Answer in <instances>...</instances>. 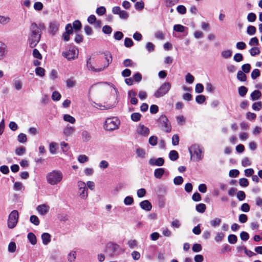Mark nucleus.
Segmentation results:
<instances>
[{
  "label": "nucleus",
  "mask_w": 262,
  "mask_h": 262,
  "mask_svg": "<svg viewBox=\"0 0 262 262\" xmlns=\"http://www.w3.org/2000/svg\"><path fill=\"white\" fill-rule=\"evenodd\" d=\"M43 24H39L38 26L35 23L31 24L30 27V33L28 39L29 47L33 48L36 46L40 41L41 31V29L44 28Z\"/></svg>",
  "instance_id": "1"
},
{
  "label": "nucleus",
  "mask_w": 262,
  "mask_h": 262,
  "mask_svg": "<svg viewBox=\"0 0 262 262\" xmlns=\"http://www.w3.org/2000/svg\"><path fill=\"white\" fill-rule=\"evenodd\" d=\"M62 172L59 170H54L47 174V182L51 185H55L59 183L62 180Z\"/></svg>",
  "instance_id": "2"
},
{
  "label": "nucleus",
  "mask_w": 262,
  "mask_h": 262,
  "mask_svg": "<svg viewBox=\"0 0 262 262\" xmlns=\"http://www.w3.org/2000/svg\"><path fill=\"white\" fill-rule=\"evenodd\" d=\"M189 151L191 155V159L194 161H200L203 158V151L198 144L192 145L189 148Z\"/></svg>",
  "instance_id": "3"
},
{
  "label": "nucleus",
  "mask_w": 262,
  "mask_h": 262,
  "mask_svg": "<svg viewBox=\"0 0 262 262\" xmlns=\"http://www.w3.org/2000/svg\"><path fill=\"white\" fill-rule=\"evenodd\" d=\"M158 126L164 132L168 133L171 130V126L169 121L167 117L164 115H161L157 120Z\"/></svg>",
  "instance_id": "4"
},
{
  "label": "nucleus",
  "mask_w": 262,
  "mask_h": 262,
  "mask_svg": "<svg viewBox=\"0 0 262 262\" xmlns=\"http://www.w3.org/2000/svg\"><path fill=\"white\" fill-rule=\"evenodd\" d=\"M120 121L116 117L108 118L106 119L104 128L107 130H114L119 127Z\"/></svg>",
  "instance_id": "5"
},
{
  "label": "nucleus",
  "mask_w": 262,
  "mask_h": 262,
  "mask_svg": "<svg viewBox=\"0 0 262 262\" xmlns=\"http://www.w3.org/2000/svg\"><path fill=\"white\" fill-rule=\"evenodd\" d=\"M171 85L170 82H166L162 84L154 93L156 98H160L166 95L170 90Z\"/></svg>",
  "instance_id": "6"
},
{
  "label": "nucleus",
  "mask_w": 262,
  "mask_h": 262,
  "mask_svg": "<svg viewBox=\"0 0 262 262\" xmlns=\"http://www.w3.org/2000/svg\"><path fill=\"white\" fill-rule=\"evenodd\" d=\"M19 217L18 212L14 210L9 214L8 219V227L10 229L14 228L17 225Z\"/></svg>",
  "instance_id": "7"
},
{
  "label": "nucleus",
  "mask_w": 262,
  "mask_h": 262,
  "mask_svg": "<svg viewBox=\"0 0 262 262\" xmlns=\"http://www.w3.org/2000/svg\"><path fill=\"white\" fill-rule=\"evenodd\" d=\"M62 55L68 60H72L76 59L78 55V51L75 47H70L67 51H63Z\"/></svg>",
  "instance_id": "8"
},
{
  "label": "nucleus",
  "mask_w": 262,
  "mask_h": 262,
  "mask_svg": "<svg viewBox=\"0 0 262 262\" xmlns=\"http://www.w3.org/2000/svg\"><path fill=\"white\" fill-rule=\"evenodd\" d=\"M77 184L79 196L82 199H86L88 196V193L86 184L82 181H79L77 182Z\"/></svg>",
  "instance_id": "9"
},
{
  "label": "nucleus",
  "mask_w": 262,
  "mask_h": 262,
  "mask_svg": "<svg viewBox=\"0 0 262 262\" xmlns=\"http://www.w3.org/2000/svg\"><path fill=\"white\" fill-rule=\"evenodd\" d=\"M137 132L141 136L147 137L149 134V129L144 125L140 124L137 127Z\"/></svg>",
  "instance_id": "10"
},
{
  "label": "nucleus",
  "mask_w": 262,
  "mask_h": 262,
  "mask_svg": "<svg viewBox=\"0 0 262 262\" xmlns=\"http://www.w3.org/2000/svg\"><path fill=\"white\" fill-rule=\"evenodd\" d=\"M164 163V159L163 158H151L149 160V164L152 166H161Z\"/></svg>",
  "instance_id": "11"
},
{
  "label": "nucleus",
  "mask_w": 262,
  "mask_h": 262,
  "mask_svg": "<svg viewBox=\"0 0 262 262\" xmlns=\"http://www.w3.org/2000/svg\"><path fill=\"white\" fill-rule=\"evenodd\" d=\"M86 67L88 69V70H91L92 71L95 72H98L102 71L104 70V68H95L92 64V63L91 62V57H89L87 60H86Z\"/></svg>",
  "instance_id": "12"
},
{
  "label": "nucleus",
  "mask_w": 262,
  "mask_h": 262,
  "mask_svg": "<svg viewBox=\"0 0 262 262\" xmlns=\"http://www.w3.org/2000/svg\"><path fill=\"white\" fill-rule=\"evenodd\" d=\"M59 24L56 21H52L50 23L49 28L50 32L54 35L58 31L59 29Z\"/></svg>",
  "instance_id": "13"
},
{
  "label": "nucleus",
  "mask_w": 262,
  "mask_h": 262,
  "mask_svg": "<svg viewBox=\"0 0 262 262\" xmlns=\"http://www.w3.org/2000/svg\"><path fill=\"white\" fill-rule=\"evenodd\" d=\"M140 207L145 210L150 211L152 208V205L148 200H144L140 203Z\"/></svg>",
  "instance_id": "14"
},
{
  "label": "nucleus",
  "mask_w": 262,
  "mask_h": 262,
  "mask_svg": "<svg viewBox=\"0 0 262 262\" xmlns=\"http://www.w3.org/2000/svg\"><path fill=\"white\" fill-rule=\"evenodd\" d=\"M74 131L75 129L73 127L68 125L64 128L63 133L64 136L68 137L71 136Z\"/></svg>",
  "instance_id": "15"
},
{
  "label": "nucleus",
  "mask_w": 262,
  "mask_h": 262,
  "mask_svg": "<svg viewBox=\"0 0 262 262\" xmlns=\"http://www.w3.org/2000/svg\"><path fill=\"white\" fill-rule=\"evenodd\" d=\"M165 172V169L163 168H157L154 171V176L157 179H161Z\"/></svg>",
  "instance_id": "16"
},
{
  "label": "nucleus",
  "mask_w": 262,
  "mask_h": 262,
  "mask_svg": "<svg viewBox=\"0 0 262 262\" xmlns=\"http://www.w3.org/2000/svg\"><path fill=\"white\" fill-rule=\"evenodd\" d=\"M43 244L48 245L51 242V235L48 233H43L41 235Z\"/></svg>",
  "instance_id": "17"
},
{
  "label": "nucleus",
  "mask_w": 262,
  "mask_h": 262,
  "mask_svg": "<svg viewBox=\"0 0 262 262\" xmlns=\"http://www.w3.org/2000/svg\"><path fill=\"white\" fill-rule=\"evenodd\" d=\"M48 207L46 205H39L37 207V210L41 215H45L48 212Z\"/></svg>",
  "instance_id": "18"
},
{
  "label": "nucleus",
  "mask_w": 262,
  "mask_h": 262,
  "mask_svg": "<svg viewBox=\"0 0 262 262\" xmlns=\"http://www.w3.org/2000/svg\"><path fill=\"white\" fill-rule=\"evenodd\" d=\"M27 237L32 245H34L37 243L36 237L34 233L29 232L27 235Z\"/></svg>",
  "instance_id": "19"
},
{
  "label": "nucleus",
  "mask_w": 262,
  "mask_h": 262,
  "mask_svg": "<svg viewBox=\"0 0 262 262\" xmlns=\"http://www.w3.org/2000/svg\"><path fill=\"white\" fill-rule=\"evenodd\" d=\"M104 56H105V59L106 60L107 63L105 64L104 67L102 68H104V69L106 68H107L110 63H111L112 61V56L111 54L109 52H105L104 53Z\"/></svg>",
  "instance_id": "20"
},
{
  "label": "nucleus",
  "mask_w": 262,
  "mask_h": 262,
  "mask_svg": "<svg viewBox=\"0 0 262 262\" xmlns=\"http://www.w3.org/2000/svg\"><path fill=\"white\" fill-rule=\"evenodd\" d=\"M261 96V93L258 90H255L251 94V98L253 101L258 100Z\"/></svg>",
  "instance_id": "21"
},
{
  "label": "nucleus",
  "mask_w": 262,
  "mask_h": 262,
  "mask_svg": "<svg viewBox=\"0 0 262 262\" xmlns=\"http://www.w3.org/2000/svg\"><path fill=\"white\" fill-rule=\"evenodd\" d=\"M63 119L65 121L68 122L71 124H74L76 121L75 118L69 114L64 115Z\"/></svg>",
  "instance_id": "22"
},
{
  "label": "nucleus",
  "mask_w": 262,
  "mask_h": 262,
  "mask_svg": "<svg viewBox=\"0 0 262 262\" xmlns=\"http://www.w3.org/2000/svg\"><path fill=\"white\" fill-rule=\"evenodd\" d=\"M82 139L84 142H88L91 139V136L90 133L84 130L82 133Z\"/></svg>",
  "instance_id": "23"
},
{
  "label": "nucleus",
  "mask_w": 262,
  "mask_h": 262,
  "mask_svg": "<svg viewBox=\"0 0 262 262\" xmlns=\"http://www.w3.org/2000/svg\"><path fill=\"white\" fill-rule=\"evenodd\" d=\"M58 144L55 142H51L49 145V150L51 154H55L57 149Z\"/></svg>",
  "instance_id": "24"
},
{
  "label": "nucleus",
  "mask_w": 262,
  "mask_h": 262,
  "mask_svg": "<svg viewBox=\"0 0 262 262\" xmlns=\"http://www.w3.org/2000/svg\"><path fill=\"white\" fill-rule=\"evenodd\" d=\"M237 78L241 81H245L247 80L246 74L242 71H238L237 74Z\"/></svg>",
  "instance_id": "25"
},
{
  "label": "nucleus",
  "mask_w": 262,
  "mask_h": 262,
  "mask_svg": "<svg viewBox=\"0 0 262 262\" xmlns=\"http://www.w3.org/2000/svg\"><path fill=\"white\" fill-rule=\"evenodd\" d=\"M169 159L171 161H176L179 158L178 153L176 150H171L169 154Z\"/></svg>",
  "instance_id": "26"
},
{
  "label": "nucleus",
  "mask_w": 262,
  "mask_h": 262,
  "mask_svg": "<svg viewBox=\"0 0 262 262\" xmlns=\"http://www.w3.org/2000/svg\"><path fill=\"white\" fill-rule=\"evenodd\" d=\"M232 52L230 50H224L221 52L222 56L225 59H228V58H230L232 56Z\"/></svg>",
  "instance_id": "27"
},
{
  "label": "nucleus",
  "mask_w": 262,
  "mask_h": 262,
  "mask_svg": "<svg viewBox=\"0 0 262 262\" xmlns=\"http://www.w3.org/2000/svg\"><path fill=\"white\" fill-rule=\"evenodd\" d=\"M238 91L239 95L241 97H244L247 93L248 89L244 86H241L238 88Z\"/></svg>",
  "instance_id": "28"
},
{
  "label": "nucleus",
  "mask_w": 262,
  "mask_h": 262,
  "mask_svg": "<svg viewBox=\"0 0 262 262\" xmlns=\"http://www.w3.org/2000/svg\"><path fill=\"white\" fill-rule=\"evenodd\" d=\"M123 63L125 67H134L136 66V63L133 62L130 59L124 60Z\"/></svg>",
  "instance_id": "29"
},
{
  "label": "nucleus",
  "mask_w": 262,
  "mask_h": 262,
  "mask_svg": "<svg viewBox=\"0 0 262 262\" xmlns=\"http://www.w3.org/2000/svg\"><path fill=\"white\" fill-rule=\"evenodd\" d=\"M237 237L234 234H230L228 237V241L230 244H234L237 242Z\"/></svg>",
  "instance_id": "30"
},
{
  "label": "nucleus",
  "mask_w": 262,
  "mask_h": 262,
  "mask_svg": "<svg viewBox=\"0 0 262 262\" xmlns=\"http://www.w3.org/2000/svg\"><path fill=\"white\" fill-rule=\"evenodd\" d=\"M137 156L141 158H144L145 156V150L142 148H137L136 150Z\"/></svg>",
  "instance_id": "31"
},
{
  "label": "nucleus",
  "mask_w": 262,
  "mask_h": 262,
  "mask_svg": "<svg viewBox=\"0 0 262 262\" xmlns=\"http://www.w3.org/2000/svg\"><path fill=\"white\" fill-rule=\"evenodd\" d=\"M206 208V205L203 203H200L196 206V210L200 213L204 212Z\"/></svg>",
  "instance_id": "32"
},
{
  "label": "nucleus",
  "mask_w": 262,
  "mask_h": 262,
  "mask_svg": "<svg viewBox=\"0 0 262 262\" xmlns=\"http://www.w3.org/2000/svg\"><path fill=\"white\" fill-rule=\"evenodd\" d=\"M73 29H74L75 31H78L80 30L81 28V22L79 20H75L73 23Z\"/></svg>",
  "instance_id": "33"
},
{
  "label": "nucleus",
  "mask_w": 262,
  "mask_h": 262,
  "mask_svg": "<svg viewBox=\"0 0 262 262\" xmlns=\"http://www.w3.org/2000/svg\"><path fill=\"white\" fill-rule=\"evenodd\" d=\"M141 115L139 113H134L131 115V119L134 122H137L140 120Z\"/></svg>",
  "instance_id": "34"
},
{
  "label": "nucleus",
  "mask_w": 262,
  "mask_h": 262,
  "mask_svg": "<svg viewBox=\"0 0 262 262\" xmlns=\"http://www.w3.org/2000/svg\"><path fill=\"white\" fill-rule=\"evenodd\" d=\"M30 221L32 224L36 226L39 224V220L38 217L35 215H32L30 216Z\"/></svg>",
  "instance_id": "35"
},
{
  "label": "nucleus",
  "mask_w": 262,
  "mask_h": 262,
  "mask_svg": "<svg viewBox=\"0 0 262 262\" xmlns=\"http://www.w3.org/2000/svg\"><path fill=\"white\" fill-rule=\"evenodd\" d=\"M26 152V148L23 146H20L15 149V154L17 156H22Z\"/></svg>",
  "instance_id": "36"
},
{
  "label": "nucleus",
  "mask_w": 262,
  "mask_h": 262,
  "mask_svg": "<svg viewBox=\"0 0 262 262\" xmlns=\"http://www.w3.org/2000/svg\"><path fill=\"white\" fill-rule=\"evenodd\" d=\"M61 95L57 91H54L52 95V99L53 101H58L61 98Z\"/></svg>",
  "instance_id": "37"
},
{
  "label": "nucleus",
  "mask_w": 262,
  "mask_h": 262,
  "mask_svg": "<svg viewBox=\"0 0 262 262\" xmlns=\"http://www.w3.org/2000/svg\"><path fill=\"white\" fill-rule=\"evenodd\" d=\"M45 69L41 67L36 68L35 69L36 74L40 77H43L45 75Z\"/></svg>",
  "instance_id": "38"
},
{
  "label": "nucleus",
  "mask_w": 262,
  "mask_h": 262,
  "mask_svg": "<svg viewBox=\"0 0 262 262\" xmlns=\"http://www.w3.org/2000/svg\"><path fill=\"white\" fill-rule=\"evenodd\" d=\"M18 141L20 143H25L27 141V136L25 134L20 133L18 136Z\"/></svg>",
  "instance_id": "39"
},
{
  "label": "nucleus",
  "mask_w": 262,
  "mask_h": 262,
  "mask_svg": "<svg viewBox=\"0 0 262 262\" xmlns=\"http://www.w3.org/2000/svg\"><path fill=\"white\" fill-rule=\"evenodd\" d=\"M158 138L156 136H151L148 140L149 143L152 145L155 146L157 144Z\"/></svg>",
  "instance_id": "40"
},
{
  "label": "nucleus",
  "mask_w": 262,
  "mask_h": 262,
  "mask_svg": "<svg viewBox=\"0 0 262 262\" xmlns=\"http://www.w3.org/2000/svg\"><path fill=\"white\" fill-rule=\"evenodd\" d=\"M249 52L251 56H254L259 54L260 50L257 47H253L250 50Z\"/></svg>",
  "instance_id": "41"
},
{
  "label": "nucleus",
  "mask_w": 262,
  "mask_h": 262,
  "mask_svg": "<svg viewBox=\"0 0 262 262\" xmlns=\"http://www.w3.org/2000/svg\"><path fill=\"white\" fill-rule=\"evenodd\" d=\"M134 203V199L130 196H127L124 199V203L126 205H131Z\"/></svg>",
  "instance_id": "42"
},
{
  "label": "nucleus",
  "mask_w": 262,
  "mask_h": 262,
  "mask_svg": "<svg viewBox=\"0 0 262 262\" xmlns=\"http://www.w3.org/2000/svg\"><path fill=\"white\" fill-rule=\"evenodd\" d=\"M78 161L81 163H84L89 161V158L85 155H81L78 156Z\"/></svg>",
  "instance_id": "43"
},
{
  "label": "nucleus",
  "mask_w": 262,
  "mask_h": 262,
  "mask_svg": "<svg viewBox=\"0 0 262 262\" xmlns=\"http://www.w3.org/2000/svg\"><path fill=\"white\" fill-rule=\"evenodd\" d=\"M205 96L202 95H198L195 98V101L199 104H202L205 102Z\"/></svg>",
  "instance_id": "44"
},
{
  "label": "nucleus",
  "mask_w": 262,
  "mask_h": 262,
  "mask_svg": "<svg viewBox=\"0 0 262 262\" xmlns=\"http://www.w3.org/2000/svg\"><path fill=\"white\" fill-rule=\"evenodd\" d=\"M183 182V179L181 176H177L173 179V183L176 185H181Z\"/></svg>",
  "instance_id": "45"
},
{
  "label": "nucleus",
  "mask_w": 262,
  "mask_h": 262,
  "mask_svg": "<svg viewBox=\"0 0 262 262\" xmlns=\"http://www.w3.org/2000/svg\"><path fill=\"white\" fill-rule=\"evenodd\" d=\"M173 30L178 32H183L185 30V27L181 25H175L173 26Z\"/></svg>",
  "instance_id": "46"
},
{
  "label": "nucleus",
  "mask_w": 262,
  "mask_h": 262,
  "mask_svg": "<svg viewBox=\"0 0 262 262\" xmlns=\"http://www.w3.org/2000/svg\"><path fill=\"white\" fill-rule=\"evenodd\" d=\"M134 45L133 40L128 37H126L124 39V46L127 48H130Z\"/></svg>",
  "instance_id": "47"
},
{
  "label": "nucleus",
  "mask_w": 262,
  "mask_h": 262,
  "mask_svg": "<svg viewBox=\"0 0 262 262\" xmlns=\"http://www.w3.org/2000/svg\"><path fill=\"white\" fill-rule=\"evenodd\" d=\"M8 251L9 252L14 253L16 251V244L14 242H10L8 246Z\"/></svg>",
  "instance_id": "48"
},
{
  "label": "nucleus",
  "mask_w": 262,
  "mask_h": 262,
  "mask_svg": "<svg viewBox=\"0 0 262 262\" xmlns=\"http://www.w3.org/2000/svg\"><path fill=\"white\" fill-rule=\"evenodd\" d=\"M260 75V71L258 69H255L253 70L251 73V76L253 79H255Z\"/></svg>",
  "instance_id": "49"
},
{
  "label": "nucleus",
  "mask_w": 262,
  "mask_h": 262,
  "mask_svg": "<svg viewBox=\"0 0 262 262\" xmlns=\"http://www.w3.org/2000/svg\"><path fill=\"white\" fill-rule=\"evenodd\" d=\"M221 223V220L219 218H215L214 220L210 221V224L212 227H215L219 226Z\"/></svg>",
  "instance_id": "50"
},
{
  "label": "nucleus",
  "mask_w": 262,
  "mask_h": 262,
  "mask_svg": "<svg viewBox=\"0 0 262 262\" xmlns=\"http://www.w3.org/2000/svg\"><path fill=\"white\" fill-rule=\"evenodd\" d=\"M8 53V49L7 46L1 42V57L5 56Z\"/></svg>",
  "instance_id": "51"
},
{
  "label": "nucleus",
  "mask_w": 262,
  "mask_h": 262,
  "mask_svg": "<svg viewBox=\"0 0 262 262\" xmlns=\"http://www.w3.org/2000/svg\"><path fill=\"white\" fill-rule=\"evenodd\" d=\"M247 32L250 35H253L256 32V28L253 26H249L247 28Z\"/></svg>",
  "instance_id": "52"
},
{
  "label": "nucleus",
  "mask_w": 262,
  "mask_h": 262,
  "mask_svg": "<svg viewBox=\"0 0 262 262\" xmlns=\"http://www.w3.org/2000/svg\"><path fill=\"white\" fill-rule=\"evenodd\" d=\"M185 80L188 83H192L194 81V77L190 73H188L185 76Z\"/></svg>",
  "instance_id": "53"
},
{
  "label": "nucleus",
  "mask_w": 262,
  "mask_h": 262,
  "mask_svg": "<svg viewBox=\"0 0 262 262\" xmlns=\"http://www.w3.org/2000/svg\"><path fill=\"white\" fill-rule=\"evenodd\" d=\"M262 107L261 102H257L254 103L252 105V108L254 111H259Z\"/></svg>",
  "instance_id": "54"
},
{
  "label": "nucleus",
  "mask_w": 262,
  "mask_h": 262,
  "mask_svg": "<svg viewBox=\"0 0 262 262\" xmlns=\"http://www.w3.org/2000/svg\"><path fill=\"white\" fill-rule=\"evenodd\" d=\"M204 90V86L201 83H198L195 85V91L197 93H201Z\"/></svg>",
  "instance_id": "55"
},
{
  "label": "nucleus",
  "mask_w": 262,
  "mask_h": 262,
  "mask_svg": "<svg viewBox=\"0 0 262 262\" xmlns=\"http://www.w3.org/2000/svg\"><path fill=\"white\" fill-rule=\"evenodd\" d=\"M240 237L242 240L244 241H247L249 238V235L247 232L245 231H242L240 234Z\"/></svg>",
  "instance_id": "56"
},
{
  "label": "nucleus",
  "mask_w": 262,
  "mask_h": 262,
  "mask_svg": "<svg viewBox=\"0 0 262 262\" xmlns=\"http://www.w3.org/2000/svg\"><path fill=\"white\" fill-rule=\"evenodd\" d=\"M155 37L160 40H163L164 39L165 34L162 31H158L155 34Z\"/></svg>",
  "instance_id": "57"
},
{
  "label": "nucleus",
  "mask_w": 262,
  "mask_h": 262,
  "mask_svg": "<svg viewBox=\"0 0 262 262\" xmlns=\"http://www.w3.org/2000/svg\"><path fill=\"white\" fill-rule=\"evenodd\" d=\"M239 184L241 186L247 187L249 185V182L246 178H241L239 180Z\"/></svg>",
  "instance_id": "58"
},
{
  "label": "nucleus",
  "mask_w": 262,
  "mask_h": 262,
  "mask_svg": "<svg viewBox=\"0 0 262 262\" xmlns=\"http://www.w3.org/2000/svg\"><path fill=\"white\" fill-rule=\"evenodd\" d=\"M243 56L241 53H236L233 57L234 60L236 62L242 61L243 60Z\"/></svg>",
  "instance_id": "59"
},
{
  "label": "nucleus",
  "mask_w": 262,
  "mask_h": 262,
  "mask_svg": "<svg viewBox=\"0 0 262 262\" xmlns=\"http://www.w3.org/2000/svg\"><path fill=\"white\" fill-rule=\"evenodd\" d=\"M177 9L178 12L181 14H184L186 12V9L183 5H179L177 7Z\"/></svg>",
  "instance_id": "60"
},
{
  "label": "nucleus",
  "mask_w": 262,
  "mask_h": 262,
  "mask_svg": "<svg viewBox=\"0 0 262 262\" xmlns=\"http://www.w3.org/2000/svg\"><path fill=\"white\" fill-rule=\"evenodd\" d=\"M123 34L120 31H117L114 33V38L117 40H120L123 37Z\"/></svg>",
  "instance_id": "61"
},
{
  "label": "nucleus",
  "mask_w": 262,
  "mask_h": 262,
  "mask_svg": "<svg viewBox=\"0 0 262 262\" xmlns=\"http://www.w3.org/2000/svg\"><path fill=\"white\" fill-rule=\"evenodd\" d=\"M251 66L249 63L244 64L242 66L243 72L246 73H248L250 72Z\"/></svg>",
  "instance_id": "62"
},
{
  "label": "nucleus",
  "mask_w": 262,
  "mask_h": 262,
  "mask_svg": "<svg viewBox=\"0 0 262 262\" xmlns=\"http://www.w3.org/2000/svg\"><path fill=\"white\" fill-rule=\"evenodd\" d=\"M76 81L72 79H68L66 81L67 86L69 88H73L75 85Z\"/></svg>",
  "instance_id": "63"
},
{
  "label": "nucleus",
  "mask_w": 262,
  "mask_h": 262,
  "mask_svg": "<svg viewBox=\"0 0 262 262\" xmlns=\"http://www.w3.org/2000/svg\"><path fill=\"white\" fill-rule=\"evenodd\" d=\"M32 54L34 58H36L38 59H41L42 58L41 55L39 53V51L36 49H34L33 50Z\"/></svg>",
  "instance_id": "64"
}]
</instances>
